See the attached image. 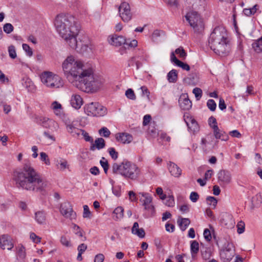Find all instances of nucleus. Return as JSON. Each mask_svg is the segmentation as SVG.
<instances>
[{
  "label": "nucleus",
  "mask_w": 262,
  "mask_h": 262,
  "mask_svg": "<svg viewBox=\"0 0 262 262\" xmlns=\"http://www.w3.org/2000/svg\"><path fill=\"white\" fill-rule=\"evenodd\" d=\"M165 205L168 207L174 206L175 202L172 193L170 190H167L166 194H165Z\"/></svg>",
  "instance_id": "393cba45"
},
{
  "label": "nucleus",
  "mask_w": 262,
  "mask_h": 262,
  "mask_svg": "<svg viewBox=\"0 0 262 262\" xmlns=\"http://www.w3.org/2000/svg\"><path fill=\"white\" fill-rule=\"evenodd\" d=\"M105 146V142L102 138H98L95 141L94 143H91L90 149L91 151H94L96 149L98 150L103 148Z\"/></svg>",
  "instance_id": "412c9836"
},
{
  "label": "nucleus",
  "mask_w": 262,
  "mask_h": 262,
  "mask_svg": "<svg viewBox=\"0 0 262 262\" xmlns=\"http://www.w3.org/2000/svg\"><path fill=\"white\" fill-rule=\"evenodd\" d=\"M40 159L41 161L44 162L46 165H50V161L48 158V156L45 152H41L40 153Z\"/></svg>",
  "instance_id": "79ce46f5"
},
{
  "label": "nucleus",
  "mask_w": 262,
  "mask_h": 262,
  "mask_svg": "<svg viewBox=\"0 0 262 262\" xmlns=\"http://www.w3.org/2000/svg\"><path fill=\"white\" fill-rule=\"evenodd\" d=\"M132 233L138 236L140 238H143L145 237V233L143 228H139V224L137 222L134 223L133 226L132 228Z\"/></svg>",
  "instance_id": "b1692460"
},
{
  "label": "nucleus",
  "mask_w": 262,
  "mask_h": 262,
  "mask_svg": "<svg viewBox=\"0 0 262 262\" xmlns=\"http://www.w3.org/2000/svg\"><path fill=\"white\" fill-rule=\"evenodd\" d=\"M201 256L204 260H207L210 259L211 256V252L210 250L205 249L201 251Z\"/></svg>",
  "instance_id": "e433bc0d"
},
{
  "label": "nucleus",
  "mask_w": 262,
  "mask_h": 262,
  "mask_svg": "<svg viewBox=\"0 0 262 262\" xmlns=\"http://www.w3.org/2000/svg\"><path fill=\"white\" fill-rule=\"evenodd\" d=\"M228 220H229L228 223H225V225L227 228H232L234 226L235 224L232 216L231 215H228L227 216Z\"/></svg>",
  "instance_id": "e2e57ef3"
},
{
  "label": "nucleus",
  "mask_w": 262,
  "mask_h": 262,
  "mask_svg": "<svg viewBox=\"0 0 262 262\" xmlns=\"http://www.w3.org/2000/svg\"><path fill=\"white\" fill-rule=\"evenodd\" d=\"M154 243L158 251H160V250H162V242L161 239L159 238H155Z\"/></svg>",
  "instance_id": "680f3d73"
},
{
  "label": "nucleus",
  "mask_w": 262,
  "mask_h": 262,
  "mask_svg": "<svg viewBox=\"0 0 262 262\" xmlns=\"http://www.w3.org/2000/svg\"><path fill=\"white\" fill-rule=\"evenodd\" d=\"M51 107L56 115H58L61 113L62 106L61 104H60L58 102L54 101L52 103Z\"/></svg>",
  "instance_id": "f704fd0d"
},
{
  "label": "nucleus",
  "mask_w": 262,
  "mask_h": 262,
  "mask_svg": "<svg viewBox=\"0 0 262 262\" xmlns=\"http://www.w3.org/2000/svg\"><path fill=\"white\" fill-rule=\"evenodd\" d=\"M108 153L112 158L114 160H116L118 157V153L113 147H111L108 149Z\"/></svg>",
  "instance_id": "de8ad7c7"
},
{
  "label": "nucleus",
  "mask_w": 262,
  "mask_h": 262,
  "mask_svg": "<svg viewBox=\"0 0 262 262\" xmlns=\"http://www.w3.org/2000/svg\"><path fill=\"white\" fill-rule=\"evenodd\" d=\"M71 104L75 109H79L83 103L82 99L81 96L77 94H73L70 100Z\"/></svg>",
  "instance_id": "aec40b11"
},
{
  "label": "nucleus",
  "mask_w": 262,
  "mask_h": 262,
  "mask_svg": "<svg viewBox=\"0 0 262 262\" xmlns=\"http://www.w3.org/2000/svg\"><path fill=\"white\" fill-rule=\"evenodd\" d=\"M213 138L211 135H208L205 138H202L201 144L205 147L214 148V145L212 144Z\"/></svg>",
  "instance_id": "cd10ccee"
},
{
  "label": "nucleus",
  "mask_w": 262,
  "mask_h": 262,
  "mask_svg": "<svg viewBox=\"0 0 262 262\" xmlns=\"http://www.w3.org/2000/svg\"><path fill=\"white\" fill-rule=\"evenodd\" d=\"M30 237L35 243H39L41 241V238L33 232L30 233Z\"/></svg>",
  "instance_id": "052dcab7"
},
{
  "label": "nucleus",
  "mask_w": 262,
  "mask_h": 262,
  "mask_svg": "<svg viewBox=\"0 0 262 262\" xmlns=\"http://www.w3.org/2000/svg\"><path fill=\"white\" fill-rule=\"evenodd\" d=\"M15 181L18 187L35 192L44 191L50 185L48 181L41 177L29 161L24 164L21 171L17 173Z\"/></svg>",
  "instance_id": "f03ea898"
},
{
  "label": "nucleus",
  "mask_w": 262,
  "mask_h": 262,
  "mask_svg": "<svg viewBox=\"0 0 262 262\" xmlns=\"http://www.w3.org/2000/svg\"><path fill=\"white\" fill-rule=\"evenodd\" d=\"M9 55L12 59H15L17 57L15 48L14 46L11 45L8 47Z\"/></svg>",
  "instance_id": "ea45409f"
},
{
  "label": "nucleus",
  "mask_w": 262,
  "mask_h": 262,
  "mask_svg": "<svg viewBox=\"0 0 262 262\" xmlns=\"http://www.w3.org/2000/svg\"><path fill=\"white\" fill-rule=\"evenodd\" d=\"M207 106L211 111H214L216 107V104L213 99H209L207 102Z\"/></svg>",
  "instance_id": "c03bdc74"
},
{
  "label": "nucleus",
  "mask_w": 262,
  "mask_h": 262,
  "mask_svg": "<svg viewBox=\"0 0 262 262\" xmlns=\"http://www.w3.org/2000/svg\"><path fill=\"white\" fill-rule=\"evenodd\" d=\"M99 133L101 136L107 138L111 135V132L106 127H103L99 130Z\"/></svg>",
  "instance_id": "37998d69"
},
{
  "label": "nucleus",
  "mask_w": 262,
  "mask_h": 262,
  "mask_svg": "<svg viewBox=\"0 0 262 262\" xmlns=\"http://www.w3.org/2000/svg\"><path fill=\"white\" fill-rule=\"evenodd\" d=\"M123 208L120 206L117 207L113 211V218L115 221L120 220L122 219L123 216Z\"/></svg>",
  "instance_id": "c756f323"
},
{
  "label": "nucleus",
  "mask_w": 262,
  "mask_h": 262,
  "mask_svg": "<svg viewBox=\"0 0 262 262\" xmlns=\"http://www.w3.org/2000/svg\"><path fill=\"white\" fill-rule=\"evenodd\" d=\"M23 49L26 52L27 55L31 57L33 55V52L32 49L29 47V45L26 43L23 45Z\"/></svg>",
  "instance_id": "13d9d810"
},
{
  "label": "nucleus",
  "mask_w": 262,
  "mask_h": 262,
  "mask_svg": "<svg viewBox=\"0 0 262 262\" xmlns=\"http://www.w3.org/2000/svg\"><path fill=\"white\" fill-rule=\"evenodd\" d=\"M252 47L257 52L262 51V36L253 43Z\"/></svg>",
  "instance_id": "72a5a7b5"
},
{
  "label": "nucleus",
  "mask_w": 262,
  "mask_h": 262,
  "mask_svg": "<svg viewBox=\"0 0 262 262\" xmlns=\"http://www.w3.org/2000/svg\"><path fill=\"white\" fill-rule=\"evenodd\" d=\"M170 60L172 62L174 63L176 66L181 68L183 70L187 71L190 70L189 66L188 64L178 60L173 53H171Z\"/></svg>",
  "instance_id": "4be33fe9"
},
{
  "label": "nucleus",
  "mask_w": 262,
  "mask_h": 262,
  "mask_svg": "<svg viewBox=\"0 0 262 262\" xmlns=\"http://www.w3.org/2000/svg\"><path fill=\"white\" fill-rule=\"evenodd\" d=\"M119 12L123 21L128 22L131 19L132 14L130 12V6L128 3L126 2L122 3L119 7Z\"/></svg>",
  "instance_id": "9b49d317"
},
{
  "label": "nucleus",
  "mask_w": 262,
  "mask_h": 262,
  "mask_svg": "<svg viewBox=\"0 0 262 262\" xmlns=\"http://www.w3.org/2000/svg\"><path fill=\"white\" fill-rule=\"evenodd\" d=\"M56 165L57 168L61 171L64 170L69 167L67 161L63 159L57 160L56 162Z\"/></svg>",
  "instance_id": "473e14b6"
},
{
  "label": "nucleus",
  "mask_w": 262,
  "mask_h": 262,
  "mask_svg": "<svg viewBox=\"0 0 262 262\" xmlns=\"http://www.w3.org/2000/svg\"><path fill=\"white\" fill-rule=\"evenodd\" d=\"M208 124L212 129H214L215 127H218L216 119L212 116L209 118Z\"/></svg>",
  "instance_id": "09e8293b"
},
{
  "label": "nucleus",
  "mask_w": 262,
  "mask_h": 262,
  "mask_svg": "<svg viewBox=\"0 0 262 262\" xmlns=\"http://www.w3.org/2000/svg\"><path fill=\"white\" fill-rule=\"evenodd\" d=\"M125 96L127 98L133 100H135L136 98L134 91L131 89H128L126 91Z\"/></svg>",
  "instance_id": "a18cd8bd"
},
{
  "label": "nucleus",
  "mask_w": 262,
  "mask_h": 262,
  "mask_svg": "<svg viewBox=\"0 0 262 262\" xmlns=\"http://www.w3.org/2000/svg\"><path fill=\"white\" fill-rule=\"evenodd\" d=\"M142 195V198L140 199V201L143 203V205L145 206V208L149 209L150 207L152 208L151 205H150L152 202V198L151 195L147 193H140Z\"/></svg>",
  "instance_id": "5701e85b"
},
{
  "label": "nucleus",
  "mask_w": 262,
  "mask_h": 262,
  "mask_svg": "<svg viewBox=\"0 0 262 262\" xmlns=\"http://www.w3.org/2000/svg\"><path fill=\"white\" fill-rule=\"evenodd\" d=\"M185 18L194 31L201 32L203 29V21L196 12L192 11L187 13Z\"/></svg>",
  "instance_id": "6e6552de"
},
{
  "label": "nucleus",
  "mask_w": 262,
  "mask_h": 262,
  "mask_svg": "<svg viewBox=\"0 0 262 262\" xmlns=\"http://www.w3.org/2000/svg\"><path fill=\"white\" fill-rule=\"evenodd\" d=\"M116 139L118 142L123 144H128L132 141L133 137L128 133H121L116 135Z\"/></svg>",
  "instance_id": "a211bd4d"
},
{
  "label": "nucleus",
  "mask_w": 262,
  "mask_h": 262,
  "mask_svg": "<svg viewBox=\"0 0 262 262\" xmlns=\"http://www.w3.org/2000/svg\"><path fill=\"white\" fill-rule=\"evenodd\" d=\"M83 67V62L72 55L68 56L62 63L64 76L74 86L83 92L96 91L104 79L94 75L92 68L84 69Z\"/></svg>",
  "instance_id": "f257e3e1"
},
{
  "label": "nucleus",
  "mask_w": 262,
  "mask_h": 262,
  "mask_svg": "<svg viewBox=\"0 0 262 262\" xmlns=\"http://www.w3.org/2000/svg\"><path fill=\"white\" fill-rule=\"evenodd\" d=\"M67 131L71 134L72 136L75 138H79L80 137V133L81 132V129L75 127L72 124H69L67 125Z\"/></svg>",
  "instance_id": "a878e982"
},
{
  "label": "nucleus",
  "mask_w": 262,
  "mask_h": 262,
  "mask_svg": "<svg viewBox=\"0 0 262 262\" xmlns=\"http://www.w3.org/2000/svg\"><path fill=\"white\" fill-rule=\"evenodd\" d=\"M112 171L115 174H119L126 179L136 180L141 173L138 166L131 162L123 161L120 164L114 163L112 165Z\"/></svg>",
  "instance_id": "39448f33"
},
{
  "label": "nucleus",
  "mask_w": 262,
  "mask_h": 262,
  "mask_svg": "<svg viewBox=\"0 0 262 262\" xmlns=\"http://www.w3.org/2000/svg\"><path fill=\"white\" fill-rule=\"evenodd\" d=\"M0 245L4 250H11L13 247V244L11 238L6 235H3L0 237Z\"/></svg>",
  "instance_id": "dca6fc26"
},
{
  "label": "nucleus",
  "mask_w": 262,
  "mask_h": 262,
  "mask_svg": "<svg viewBox=\"0 0 262 262\" xmlns=\"http://www.w3.org/2000/svg\"><path fill=\"white\" fill-rule=\"evenodd\" d=\"M167 169L170 174L176 178L179 177L182 174L181 169L173 162L167 163Z\"/></svg>",
  "instance_id": "2eb2a0df"
},
{
  "label": "nucleus",
  "mask_w": 262,
  "mask_h": 262,
  "mask_svg": "<svg viewBox=\"0 0 262 262\" xmlns=\"http://www.w3.org/2000/svg\"><path fill=\"white\" fill-rule=\"evenodd\" d=\"M100 163L101 166L103 168L104 172L107 173L109 167L107 160L105 158L102 157L100 161Z\"/></svg>",
  "instance_id": "a19ab883"
},
{
  "label": "nucleus",
  "mask_w": 262,
  "mask_h": 262,
  "mask_svg": "<svg viewBox=\"0 0 262 262\" xmlns=\"http://www.w3.org/2000/svg\"><path fill=\"white\" fill-rule=\"evenodd\" d=\"M256 6L257 5H255L252 8L244 9L243 10L244 14L247 16L254 14L257 10Z\"/></svg>",
  "instance_id": "c9c22d12"
},
{
  "label": "nucleus",
  "mask_w": 262,
  "mask_h": 262,
  "mask_svg": "<svg viewBox=\"0 0 262 262\" xmlns=\"http://www.w3.org/2000/svg\"><path fill=\"white\" fill-rule=\"evenodd\" d=\"M203 235L205 238V239L209 242L210 241L211 239V235L210 233V231L208 229H205L203 232Z\"/></svg>",
  "instance_id": "338daca9"
},
{
  "label": "nucleus",
  "mask_w": 262,
  "mask_h": 262,
  "mask_svg": "<svg viewBox=\"0 0 262 262\" xmlns=\"http://www.w3.org/2000/svg\"><path fill=\"white\" fill-rule=\"evenodd\" d=\"M84 112L89 116L101 117L107 113V109L98 102H91L84 106Z\"/></svg>",
  "instance_id": "0eeeda50"
},
{
  "label": "nucleus",
  "mask_w": 262,
  "mask_h": 262,
  "mask_svg": "<svg viewBox=\"0 0 262 262\" xmlns=\"http://www.w3.org/2000/svg\"><path fill=\"white\" fill-rule=\"evenodd\" d=\"M59 211L66 218L70 220L76 218V212L74 211L71 204L68 202H64L60 204Z\"/></svg>",
  "instance_id": "9d476101"
},
{
  "label": "nucleus",
  "mask_w": 262,
  "mask_h": 262,
  "mask_svg": "<svg viewBox=\"0 0 262 262\" xmlns=\"http://www.w3.org/2000/svg\"><path fill=\"white\" fill-rule=\"evenodd\" d=\"M177 223L181 230L185 231L189 225L190 221L187 218L179 217L178 219Z\"/></svg>",
  "instance_id": "c85d7f7f"
},
{
  "label": "nucleus",
  "mask_w": 262,
  "mask_h": 262,
  "mask_svg": "<svg viewBox=\"0 0 262 262\" xmlns=\"http://www.w3.org/2000/svg\"><path fill=\"white\" fill-rule=\"evenodd\" d=\"M235 255L232 243H228L225 248L220 252V256L223 262H230Z\"/></svg>",
  "instance_id": "1a4fd4ad"
},
{
  "label": "nucleus",
  "mask_w": 262,
  "mask_h": 262,
  "mask_svg": "<svg viewBox=\"0 0 262 262\" xmlns=\"http://www.w3.org/2000/svg\"><path fill=\"white\" fill-rule=\"evenodd\" d=\"M199 251V244L196 241H192L190 244V252L191 257L193 259H195L197 254Z\"/></svg>",
  "instance_id": "bb28decb"
},
{
  "label": "nucleus",
  "mask_w": 262,
  "mask_h": 262,
  "mask_svg": "<svg viewBox=\"0 0 262 262\" xmlns=\"http://www.w3.org/2000/svg\"><path fill=\"white\" fill-rule=\"evenodd\" d=\"M213 135L216 139H221L222 141H227L229 140L228 135L224 130L219 129V127H215L212 129Z\"/></svg>",
  "instance_id": "6ab92c4d"
},
{
  "label": "nucleus",
  "mask_w": 262,
  "mask_h": 262,
  "mask_svg": "<svg viewBox=\"0 0 262 262\" xmlns=\"http://www.w3.org/2000/svg\"><path fill=\"white\" fill-rule=\"evenodd\" d=\"M90 215H91V212L89 210L88 206L84 205L83 217L84 218H90Z\"/></svg>",
  "instance_id": "0e129e2a"
},
{
  "label": "nucleus",
  "mask_w": 262,
  "mask_h": 262,
  "mask_svg": "<svg viewBox=\"0 0 262 262\" xmlns=\"http://www.w3.org/2000/svg\"><path fill=\"white\" fill-rule=\"evenodd\" d=\"M60 242L62 245L67 247H70L72 246V245L70 242V241L64 236H62L60 238Z\"/></svg>",
  "instance_id": "4d7b16f0"
},
{
  "label": "nucleus",
  "mask_w": 262,
  "mask_h": 262,
  "mask_svg": "<svg viewBox=\"0 0 262 262\" xmlns=\"http://www.w3.org/2000/svg\"><path fill=\"white\" fill-rule=\"evenodd\" d=\"M54 25L57 31L67 44L73 49L77 48L76 37L79 33L76 19L72 15L61 13L55 19Z\"/></svg>",
  "instance_id": "7ed1b4c3"
},
{
  "label": "nucleus",
  "mask_w": 262,
  "mask_h": 262,
  "mask_svg": "<svg viewBox=\"0 0 262 262\" xmlns=\"http://www.w3.org/2000/svg\"><path fill=\"white\" fill-rule=\"evenodd\" d=\"M140 89L142 91V95L146 96L147 99L149 100L150 92L147 88L145 86H142L140 88Z\"/></svg>",
  "instance_id": "69168bd1"
},
{
  "label": "nucleus",
  "mask_w": 262,
  "mask_h": 262,
  "mask_svg": "<svg viewBox=\"0 0 262 262\" xmlns=\"http://www.w3.org/2000/svg\"><path fill=\"white\" fill-rule=\"evenodd\" d=\"M219 181L223 184H229L231 180V175L230 172L223 170L219 172L217 174Z\"/></svg>",
  "instance_id": "4468645a"
},
{
  "label": "nucleus",
  "mask_w": 262,
  "mask_h": 262,
  "mask_svg": "<svg viewBox=\"0 0 262 262\" xmlns=\"http://www.w3.org/2000/svg\"><path fill=\"white\" fill-rule=\"evenodd\" d=\"M175 53L182 59H185L187 56V53L182 47H179L175 51Z\"/></svg>",
  "instance_id": "58836bf2"
},
{
  "label": "nucleus",
  "mask_w": 262,
  "mask_h": 262,
  "mask_svg": "<svg viewBox=\"0 0 262 262\" xmlns=\"http://www.w3.org/2000/svg\"><path fill=\"white\" fill-rule=\"evenodd\" d=\"M104 260V256L103 254H97L94 258V262H103Z\"/></svg>",
  "instance_id": "774afa93"
},
{
  "label": "nucleus",
  "mask_w": 262,
  "mask_h": 262,
  "mask_svg": "<svg viewBox=\"0 0 262 262\" xmlns=\"http://www.w3.org/2000/svg\"><path fill=\"white\" fill-rule=\"evenodd\" d=\"M208 42L210 48L219 55H227L231 51L230 39L226 28L223 26H217L213 29Z\"/></svg>",
  "instance_id": "20e7f679"
},
{
  "label": "nucleus",
  "mask_w": 262,
  "mask_h": 262,
  "mask_svg": "<svg viewBox=\"0 0 262 262\" xmlns=\"http://www.w3.org/2000/svg\"><path fill=\"white\" fill-rule=\"evenodd\" d=\"M18 256L19 258L24 259L26 257L25 248L23 246H21L17 252Z\"/></svg>",
  "instance_id": "603ef678"
},
{
  "label": "nucleus",
  "mask_w": 262,
  "mask_h": 262,
  "mask_svg": "<svg viewBox=\"0 0 262 262\" xmlns=\"http://www.w3.org/2000/svg\"><path fill=\"white\" fill-rule=\"evenodd\" d=\"M40 78L42 83L51 89H58L63 86V81L58 75L50 71L42 72Z\"/></svg>",
  "instance_id": "423d86ee"
},
{
  "label": "nucleus",
  "mask_w": 262,
  "mask_h": 262,
  "mask_svg": "<svg viewBox=\"0 0 262 262\" xmlns=\"http://www.w3.org/2000/svg\"><path fill=\"white\" fill-rule=\"evenodd\" d=\"M35 219L39 224H44L46 223V216L45 213L43 211H38L35 214Z\"/></svg>",
  "instance_id": "7c9ffc66"
},
{
  "label": "nucleus",
  "mask_w": 262,
  "mask_h": 262,
  "mask_svg": "<svg viewBox=\"0 0 262 262\" xmlns=\"http://www.w3.org/2000/svg\"><path fill=\"white\" fill-rule=\"evenodd\" d=\"M206 200L209 205L212 206L214 208L216 207L217 201L215 198L213 196H208Z\"/></svg>",
  "instance_id": "8fccbe9b"
},
{
  "label": "nucleus",
  "mask_w": 262,
  "mask_h": 262,
  "mask_svg": "<svg viewBox=\"0 0 262 262\" xmlns=\"http://www.w3.org/2000/svg\"><path fill=\"white\" fill-rule=\"evenodd\" d=\"M109 38V42L112 45L119 47L124 44H127L128 40L123 36L114 34L110 36Z\"/></svg>",
  "instance_id": "ddd939ff"
},
{
  "label": "nucleus",
  "mask_w": 262,
  "mask_h": 262,
  "mask_svg": "<svg viewBox=\"0 0 262 262\" xmlns=\"http://www.w3.org/2000/svg\"><path fill=\"white\" fill-rule=\"evenodd\" d=\"M167 80L170 83H175L178 79V73L176 70H171L167 75Z\"/></svg>",
  "instance_id": "2f4dec72"
},
{
  "label": "nucleus",
  "mask_w": 262,
  "mask_h": 262,
  "mask_svg": "<svg viewBox=\"0 0 262 262\" xmlns=\"http://www.w3.org/2000/svg\"><path fill=\"white\" fill-rule=\"evenodd\" d=\"M237 232L238 234L243 233L245 231V223L243 221L239 222L237 224Z\"/></svg>",
  "instance_id": "6e6d98bb"
},
{
  "label": "nucleus",
  "mask_w": 262,
  "mask_h": 262,
  "mask_svg": "<svg viewBox=\"0 0 262 262\" xmlns=\"http://www.w3.org/2000/svg\"><path fill=\"white\" fill-rule=\"evenodd\" d=\"M82 136L85 141L90 142L91 143L93 142V139L92 137L90 136L89 134L84 130L82 129L80 133V136Z\"/></svg>",
  "instance_id": "4c0bfd02"
},
{
  "label": "nucleus",
  "mask_w": 262,
  "mask_h": 262,
  "mask_svg": "<svg viewBox=\"0 0 262 262\" xmlns=\"http://www.w3.org/2000/svg\"><path fill=\"white\" fill-rule=\"evenodd\" d=\"M13 26L10 23L6 24L3 27L4 31L7 34L12 32L13 30Z\"/></svg>",
  "instance_id": "5fc2aeb1"
},
{
  "label": "nucleus",
  "mask_w": 262,
  "mask_h": 262,
  "mask_svg": "<svg viewBox=\"0 0 262 262\" xmlns=\"http://www.w3.org/2000/svg\"><path fill=\"white\" fill-rule=\"evenodd\" d=\"M73 229L75 234H76L79 237H83L82 231L81 230L79 226L74 224H73Z\"/></svg>",
  "instance_id": "3c124183"
},
{
  "label": "nucleus",
  "mask_w": 262,
  "mask_h": 262,
  "mask_svg": "<svg viewBox=\"0 0 262 262\" xmlns=\"http://www.w3.org/2000/svg\"><path fill=\"white\" fill-rule=\"evenodd\" d=\"M43 135L46 139H48L51 141L50 143H53L55 141V137L52 135L50 134L49 132H44Z\"/></svg>",
  "instance_id": "bf43d9fd"
},
{
  "label": "nucleus",
  "mask_w": 262,
  "mask_h": 262,
  "mask_svg": "<svg viewBox=\"0 0 262 262\" xmlns=\"http://www.w3.org/2000/svg\"><path fill=\"white\" fill-rule=\"evenodd\" d=\"M161 35V31L158 30H156L152 33L151 38L153 41H157L158 40V38L160 37Z\"/></svg>",
  "instance_id": "864d4df0"
},
{
  "label": "nucleus",
  "mask_w": 262,
  "mask_h": 262,
  "mask_svg": "<svg viewBox=\"0 0 262 262\" xmlns=\"http://www.w3.org/2000/svg\"><path fill=\"white\" fill-rule=\"evenodd\" d=\"M193 93L194 94L196 99L199 100L202 96V91L199 88H195L192 91Z\"/></svg>",
  "instance_id": "49530a36"
},
{
  "label": "nucleus",
  "mask_w": 262,
  "mask_h": 262,
  "mask_svg": "<svg viewBox=\"0 0 262 262\" xmlns=\"http://www.w3.org/2000/svg\"><path fill=\"white\" fill-rule=\"evenodd\" d=\"M179 106L182 110H189L192 107L191 101L187 94H182L179 99Z\"/></svg>",
  "instance_id": "f8f14e48"
},
{
  "label": "nucleus",
  "mask_w": 262,
  "mask_h": 262,
  "mask_svg": "<svg viewBox=\"0 0 262 262\" xmlns=\"http://www.w3.org/2000/svg\"><path fill=\"white\" fill-rule=\"evenodd\" d=\"M184 120L190 132L195 133L199 130V126L194 119L187 117Z\"/></svg>",
  "instance_id": "f3484780"
}]
</instances>
